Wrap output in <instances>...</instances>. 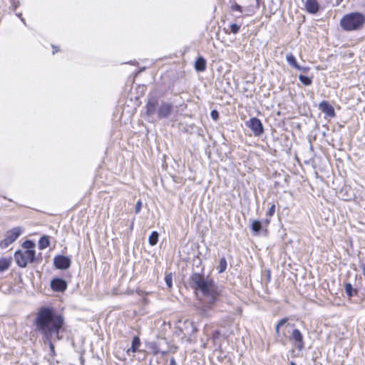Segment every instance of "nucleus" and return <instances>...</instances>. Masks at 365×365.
Returning a JSON list of instances; mask_svg holds the SVG:
<instances>
[{"instance_id": "obj_1", "label": "nucleus", "mask_w": 365, "mask_h": 365, "mask_svg": "<svg viewBox=\"0 0 365 365\" xmlns=\"http://www.w3.org/2000/svg\"><path fill=\"white\" fill-rule=\"evenodd\" d=\"M187 284L196 294H202V298L197 306L200 315L210 317L220 297V291L214 280L204 274L193 272L187 280Z\"/></svg>"}, {"instance_id": "obj_2", "label": "nucleus", "mask_w": 365, "mask_h": 365, "mask_svg": "<svg viewBox=\"0 0 365 365\" xmlns=\"http://www.w3.org/2000/svg\"><path fill=\"white\" fill-rule=\"evenodd\" d=\"M36 323L39 331L45 336L46 340L61 339L59 332L64 325V318L52 308H41L38 313Z\"/></svg>"}, {"instance_id": "obj_3", "label": "nucleus", "mask_w": 365, "mask_h": 365, "mask_svg": "<svg viewBox=\"0 0 365 365\" xmlns=\"http://www.w3.org/2000/svg\"><path fill=\"white\" fill-rule=\"evenodd\" d=\"M173 103L164 101L152 93L148 95L145 106V113L148 117L153 120L155 118L158 120L166 119L173 114Z\"/></svg>"}, {"instance_id": "obj_4", "label": "nucleus", "mask_w": 365, "mask_h": 365, "mask_svg": "<svg viewBox=\"0 0 365 365\" xmlns=\"http://www.w3.org/2000/svg\"><path fill=\"white\" fill-rule=\"evenodd\" d=\"M365 23V16L360 12H352L344 15L340 20L343 30L351 31L361 29Z\"/></svg>"}, {"instance_id": "obj_5", "label": "nucleus", "mask_w": 365, "mask_h": 365, "mask_svg": "<svg viewBox=\"0 0 365 365\" xmlns=\"http://www.w3.org/2000/svg\"><path fill=\"white\" fill-rule=\"evenodd\" d=\"M21 234V229L19 227H14L7 231L5 237L0 242V247L5 249L13 243Z\"/></svg>"}, {"instance_id": "obj_6", "label": "nucleus", "mask_w": 365, "mask_h": 365, "mask_svg": "<svg viewBox=\"0 0 365 365\" xmlns=\"http://www.w3.org/2000/svg\"><path fill=\"white\" fill-rule=\"evenodd\" d=\"M245 125L252 130L255 136L259 137L264 132L262 121L256 117L251 118L249 120L246 121Z\"/></svg>"}, {"instance_id": "obj_7", "label": "nucleus", "mask_w": 365, "mask_h": 365, "mask_svg": "<svg viewBox=\"0 0 365 365\" xmlns=\"http://www.w3.org/2000/svg\"><path fill=\"white\" fill-rule=\"evenodd\" d=\"M71 259L69 257L58 255L53 259V265L58 269H67L71 267Z\"/></svg>"}, {"instance_id": "obj_8", "label": "nucleus", "mask_w": 365, "mask_h": 365, "mask_svg": "<svg viewBox=\"0 0 365 365\" xmlns=\"http://www.w3.org/2000/svg\"><path fill=\"white\" fill-rule=\"evenodd\" d=\"M289 340L294 342L296 348L302 351L304 348V341L302 332L298 329H294L291 335L289 336Z\"/></svg>"}, {"instance_id": "obj_9", "label": "nucleus", "mask_w": 365, "mask_h": 365, "mask_svg": "<svg viewBox=\"0 0 365 365\" xmlns=\"http://www.w3.org/2000/svg\"><path fill=\"white\" fill-rule=\"evenodd\" d=\"M319 109L328 118H331L336 115L334 107L328 101H322L319 105Z\"/></svg>"}, {"instance_id": "obj_10", "label": "nucleus", "mask_w": 365, "mask_h": 365, "mask_svg": "<svg viewBox=\"0 0 365 365\" xmlns=\"http://www.w3.org/2000/svg\"><path fill=\"white\" fill-rule=\"evenodd\" d=\"M51 287L56 292H63L67 288V282L62 278H54L51 282Z\"/></svg>"}, {"instance_id": "obj_11", "label": "nucleus", "mask_w": 365, "mask_h": 365, "mask_svg": "<svg viewBox=\"0 0 365 365\" xmlns=\"http://www.w3.org/2000/svg\"><path fill=\"white\" fill-rule=\"evenodd\" d=\"M304 7L310 14H316L320 9V5L317 0H306Z\"/></svg>"}, {"instance_id": "obj_12", "label": "nucleus", "mask_w": 365, "mask_h": 365, "mask_svg": "<svg viewBox=\"0 0 365 365\" xmlns=\"http://www.w3.org/2000/svg\"><path fill=\"white\" fill-rule=\"evenodd\" d=\"M36 261V252L34 250L24 251V267L28 263H34Z\"/></svg>"}, {"instance_id": "obj_13", "label": "nucleus", "mask_w": 365, "mask_h": 365, "mask_svg": "<svg viewBox=\"0 0 365 365\" xmlns=\"http://www.w3.org/2000/svg\"><path fill=\"white\" fill-rule=\"evenodd\" d=\"M150 348L153 350L154 355L161 354L162 355L165 356L169 353V351L168 349H161L160 344L158 342L150 343Z\"/></svg>"}, {"instance_id": "obj_14", "label": "nucleus", "mask_w": 365, "mask_h": 365, "mask_svg": "<svg viewBox=\"0 0 365 365\" xmlns=\"http://www.w3.org/2000/svg\"><path fill=\"white\" fill-rule=\"evenodd\" d=\"M286 60L288 62V63L293 68L302 71V70H307V68H302L297 62L296 58L292 53H289L287 55Z\"/></svg>"}, {"instance_id": "obj_15", "label": "nucleus", "mask_w": 365, "mask_h": 365, "mask_svg": "<svg viewBox=\"0 0 365 365\" xmlns=\"http://www.w3.org/2000/svg\"><path fill=\"white\" fill-rule=\"evenodd\" d=\"M140 346V340L138 336H135L133 338L131 342V347L127 350V354H130V352L135 353L138 351L139 346Z\"/></svg>"}, {"instance_id": "obj_16", "label": "nucleus", "mask_w": 365, "mask_h": 365, "mask_svg": "<svg viewBox=\"0 0 365 365\" xmlns=\"http://www.w3.org/2000/svg\"><path fill=\"white\" fill-rule=\"evenodd\" d=\"M195 68L197 71H204L206 69L205 59L202 56L198 57L195 61Z\"/></svg>"}, {"instance_id": "obj_17", "label": "nucleus", "mask_w": 365, "mask_h": 365, "mask_svg": "<svg viewBox=\"0 0 365 365\" xmlns=\"http://www.w3.org/2000/svg\"><path fill=\"white\" fill-rule=\"evenodd\" d=\"M346 294L349 297L357 295L358 290L352 287L350 283H346L344 285Z\"/></svg>"}, {"instance_id": "obj_18", "label": "nucleus", "mask_w": 365, "mask_h": 365, "mask_svg": "<svg viewBox=\"0 0 365 365\" xmlns=\"http://www.w3.org/2000/svg\"><path fill=\"white\" fill-rule=\"evenodd\" d=\"M50 245L49 237L47 235L42 236L38 241V247L40 250H44Z\"/></svg>"}, {"instance_id": "obj_19", "label": "nucleus", "mask_w": 365, "mask_h": 365, "mask_svg": "<svg viewBox=\"0 0 365 365\" xmlns=\"http://www.w3.org/2000/svg\"><path fill=\"white\" fill-rule=\"evenodd\" d=\"M251 229L255 234H259L262 229V223L261 221L253 220L251 225Z\"/></svg>"}, {"instance_id": "obj_20", "label": "nucleus", "mask_w": 365, "mask_h": 365, "mask_svg": "<svg viewBox=\"0 0 365 365\" xmlns=\"http://www.w3.org/2000/svg\"><path fill=\"white\" fill-rule=\"evenodd\" d=\"M227 260L225 257H222L220 258L219 262V265L217 266V269H218V273L222 274L224 272H225L227 269Z\"/></svg>"}, {"instance_id": "obj_21", "label": "nucleus", "mask_w": 365, "mask_h": 365, "mask_svg": "<svg viewBox=\"0 0 365 365\" xmlns=\"http://www.w3.org/2000/svg\"><path fill=\"white\" fill-rule=\"evenodd\" d=\"M11 264V259H0V272H4L8 269Z\"/></svg>"}, {"instance_id": "obj_22", "label": "nucleus", "mask_w": 365, "mask_h": 365, "mask_svg": "<svg viewBox=\"0 0 365 365\" xmlns=\"http://www.w3.org/2000/svg\"><path fill=\"white\" fill-rule=\"evenodd\" d=\"M159 234L157 231H153L149 236L148 242L151 246L155 245L158 242Z\"/></svg>"}, {"instance_id": "obj_23", "label": "nucleus", "mask_w": 365, "mask_h": 365, "mask_svg": "<svg viewBox=\"0 0 365 365\" xmlns=\"http://www.w3.org/2000/svg\"><path fill=\"white\" fill-rule=\"evenodd\" d=\"M288 322V318H284L281 319L276 325L275 327V331L276 334L278 337H281V340L283 339V337H282L281 333H280V327L284 325Z\"/></svg>"}, {"instance_id": "obj_24", "label": "nucleus", "mask_w": 365, "mask_h": 365, "mask_svg": "<svg viewBox=\"0 0 365 365\" xmlns=\"http://www.w3.org/2000/svg\"><path fill=\"white\" fill-rule=\"evenodd\" d=\"M15 259L20 267H23V252L21 250L15 252Z\"/></svg>"}, {"instance_id": "obj_25", "label": "nucleus", "mask_w": 365, "mask_h": 365, "mask_svg": "<svg viewBox=\"0 0 365 365\" xmlns=\"http://www.w3.org/2000/svg\"><path fill=\"white\" fill-rule=\"evenodd\" d=\"M299 78L300 81L305 86H308L312 83V79L307 76L299 75Z\"/></svg>"}, {"instance_id": "obj_26", "label": "nucleus", "mask_w": 365, "mask_h": 365, "mask_svg": "<svg viewBox=\"0 0 365 365\" xmlns=\"http://www.w3.org/2000/svg\"><path fill=\"white\" fill-rule=\"evenodd\" d=\"M35 247V243L30 240H24V249H26V250H34Z\"/></svg>"}, {"instance_id": "obj_27", "label": "nucleus", "mask_w": 365, "mask_h": 365, "mask_svg": "<svg viewBox=\"0 0 365 365\" xmlns=\"http://www.w3.org/2000/svg\"><path fill=\"white\" fill-rule=\"evenodd\" d=\"M52 340L53 339L46 340V341L48 342V346H49V349H50V356L52 358H54V356H56V351H55V346H54L53 343L52 342Z\"/></svg>"}, {"instance_id": "obj_28", "label": "nucleus", "mask_w": 365, "mask_h": 365, "mask_svg": "<svg viewBox=\"0 0 365 365\" xmlns=\"http://www.w3.org/2000/svg\"><path fill=\"white\" fill-rule=\"evenodd\" d=\"M240 26L237 24H232L230 25V31L234 34H237L240 31Z\"/></svg>"}, {"instance_id": "obj_29", "label": "nucleus", "mask_w": 365, "mask_h": 365, "mask_svg": "<svg viewBox=\"0 0 365 365\" xmlns=\"http://www.w3.org/2000/svg\"><path fill=\"white\" fill-rule=\"evenodd\" d=\"M165 283H166L167 286L169 288H171L172 285H173V283H172L173 279H172L171 274L166 275L165 277Z\"/></svg>"}, {"instance_id": "obj_30", "label": "nucleus", "mask_w": 365, "mask_h": 365, "mask_svg": "<svg viewBox=\"0 0 365 365\" xmlns=\"http://www.w3.org/2000/svg\"><path fill=\"white\" fill-rule=\"evenodd\" d=\"M275 212V205L274 204L272 205V206L269 208L268 211L267 212V216L269 217H271L274 215Z\"/></svg>"}, {"instance_id": "obj_31", "label": "nucleus", "mask_w": 365, "mask_h": 365, "mask_svg": "<svg viewBox=\"0 0 365 365\" xmlns=\"http://www.w3.org/2000/svg\"><path fill=\"white\" fill-rule=\"evenodd\" d=\"M231 9H232V11H239V12H240V13H242V6H241L240 5H239L238 4H237V3H235L234 4H232V5L231 6Z\"/></svg>"}, {"instance_id": "obj_32", "label": "nucleus", "mask_w": 365, "mask_h": 365, "mask_svg": "<svg viewBox=\"0 0 365 365\" xmlns=\"http://www.w3.org/2000/svg\"><path fill=\"white\" fill-rule=\"evenodd\" d=\"M210 115L214 120H217L220 116L218 111L216 110H212L210 113Z\"/></svg>"}, {"instance_id": "obj_33", "label": "nucleus", "mask_w": 365, "mask_h": 365, "mask_svg": "<svg viewBox=\"0 0 365 365\" xmlns=\"http://www.w3.org/2000/svg\"><path fill=\"white\" fill-rule=\"evenodd\" d=\"M141 208H142V202L140 200H138L136 202V205L135 207V212L136 214H138L140 212Z\"/></svg>"}, {"instance_id": "obj_34", "label": "nucleus", "mask_w": 365, "mask_h": 365, "mask_svg": "<svg viewBox=\"0 0 365 365\" xmlns=\"http://www.w3.org/2000/svg\"><path fill=\"white\" fill-rule=\"evenodd\" d=\"M220 331H218V330L215 331L212 333V340L214 341V342H215L216 340L220 338Z\"/></svg>"}, {"instance_id": "obj_35", "label": "nucleus", "mask_w": 365, "mask_h": 365, "mask_svg": "<svg viewBox=\"0 0 365 365\" xmlns=\"http://www.w3.org/2000/svg\"><path fill=\"white\" fill-rule=\"evenodd\" d=\"M135 90L137 91H144L145 90H147V86L145 85H138Z\"/></svg>"}, {"instance_id": "obj_36", "label": "nucleus", "mask_w": 365, "mask_h": 365, "mask_svg": "<svg viewBox=\"0 0 365 365\" xmlns=\"http://www.w3.org/2000/svg\"><path fill=\"white\" fill-rule=\"evenodd\" d=\"M169 365H177V362L174 357L170 358Z\"/></svg>"}, {"instance_id": "obj_37", "label": "nucleus", "mask_w": 365, "mask_h": 365, "mask_svg": "<svg viewBox=\"0 0 365 365\" xmlns=\"http://www.w3.org/2000/svg\"><path fill=\"white\" fill-rule=\"evenodd\" d=\"M16 15L21 20L23 21V18L21 17V12H16Z\"/></svg>"}, {"instance_id": "obj_38", "label": "nucleus", "mask_w": 365, "mask_h": 365, "mask_svg": "<svg viewBox=\"0 0 365 365\" xmlns=\"http://www.w3.org/2000/svg\"><path fill=\"white\" fill-rule=\"evenodd\" d=\"M270 222V220L267 218L265 220H264V223L266 225H269Z\"/></svg>"}, {"instance_id": "obj_39", "label": "nucleus", "mask_w": 365, "mask_h": 365, "mask_svg": "<svg viewBox=\"0 0 365 365\" xmlns=\"http://www.w3.org/2000/svg\"><path fill=\"white\" fill-rule=\"evenodd\" d=\"M290 365H297L296 363H294V361H291L290 362Z\"/></svg>"}, {"instance_id": "obj_40", "label": "nucleus", "mask_w": 365, "mask_h": 365, "mask_svg": "<svg viewBox=\"0 0 365 365\" xmlns=\"http://www.w3.org/2000/svg\"><path fill=\"white\" fill-rule=\"evenodd\" d=\"M13 6H14V10L16 11V5H14Z\"/></svg>"}, {"instance_id": "obj_41", "label": "nucleus", "mask_w": 365, "mask_h": 365, "mask_svg": "<svg viewBox=\"0 0 365 365\" xmlns=\"http://www.w3.org/2000/svg\"><path fill=\"white\" fill-rule=\"evenodd\" d=\"M260 0H256L257 4L258 5Z\"/></svg>"}, {"instance_id": "obj_42", "label": "nucleus", "mask_w": 365, "mask_h": 365, "mask_svg": "<svg viewBox=\"0 0 365 365\" xmlns=\"http://www.w3.org/2000/svg\"><path fill=\"white\" fill-rule=\"evenodd\" d=\"M267 278H269V279L270 278V274L269 273L268 274Z\"/></svg>"}, {"instance_id": "obj_43", "label": "nucleus", "mask_w": 365, "mask_h": 365, "mask_svg": "<svg viewBox=\"0 0 365 365\" xmlns=\"http://www.w3.org/2000/svg\"><path fill=\"white\" fill-rule=\"evenodd\" d=\"M53 48H54V50H56V47L53 46Z\"/></svg>"}, {"instance_id": "obj_44", "label": "nucleus", "mask_w": 365, "mask_h": 365, "mask_svg": "<svg viewBox=\"0 0 365 365\" xmlns=\"http://www.w3.org/2000/svg\"><path fill=\"white\" fill-rule=\"evenodd\" d=\"M192 329H193L194 331H195V330H196L195 327H192Z\"/></svg>"}]
</instances>
